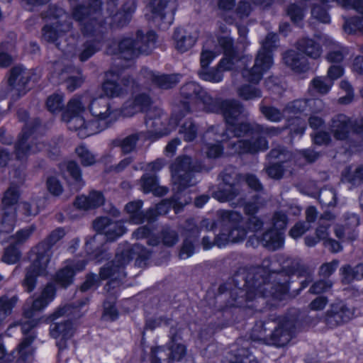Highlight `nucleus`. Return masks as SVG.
<instances>
[{"label": "nucleus", "mask_w": 363, "mask_h": 363, "mask_svg": "<svg viewBox=\"0 0 363 363\" xmlns=\"http://www.w3.org/2000/svg\"><path fill=\"white\" fill-rule=\"evenodd\" d=\"M272 264L271 259L267 257L260 266L240 269L234 274L235 288L230 292L233 306L262 311L272 305L270 298L281 300L289 290L291 276L307 267L299 259L291 257L281 262L279 270L272 269Z\"/></svg>", "instance_id": "obj_1"}, {"label": "nucleus", "mask_w": 363, "mask_h": 363, "mask_svg": "<svg viewBox=\"0 0 363 363\" xmlns=\"http://www.w3.org/2000/svg\"><path fill=\"white\" fill-rule=\"evenodd\" d=\"M299 315L297 310L293 309L282 317L272 314L267 318L257 320L252 329L250 339L277 347H284L301 327Z\"/></svg>", "instance_id": "obj_2"}, {"label": "nucleus", "mask_w": 363, "mask_h": 363, "mask_svg": "<svg viewBox=\"0 0 363 363\" xmlns=\"http://www.w3.org/2000/svg\"><path fill=\"white\" fill-rule=\"evenodd\" d=\"M65 235L63 228L52 230L43 241L36 246V258L26 269L23 286L30 293L36 286L37 277L45 273L50 258L52 256V248Z\"/></svg>", "instance_id": "obj_3"}, {"label": "nucleus", "mask_w": 363, "mask_h": 363, "mask_svg": "<svg viewBox=\"0 0 363 363\" xmlns=\"http://www.w3.org/2000/svg\"><path fill=\"white\" fill-rule=\"evenodd\" d=\"M17 116L20 121H26V123L17 143L15 144L14 152L17 160H24L29 155L45 149L46 145L35 135V132L40 125V121L38 118H33L27 121L28 114L25 110H19Z\"/></svg>", "instance_id": "obj_4"}, {"label": "nucleus", "mask_w": 363, "mask_h": 363, "mask_svg": "<svg viewBox=\"0 0 363 363\" xmlns=\"http://www.w3.org/2000/svg\"><path fill=\"white\" fill-rule=\"evenodd\" d=\"M278 35L274 33H269L262 43V48L259 50L255 60V64L251 69H244L242 74L247 81L257 84L263 74L272 65V50L277 47Z\"/></svg>", "instance_id": "obj_5"}, {"label": "nucleus", "mask_w": 363, "mask_h": 363, "mask_svg": "<svg viewBox=\"0 0 363 363\" xmlns=\"http://www.w3.org/2000/svg\"><path fill=\"white\" fill-rule=\"evenodd\" d=\"M201 169V165L194 162L190 157H178L171 165L173 189L182 192L188 187L194 186L198 182L195 174L200 172Z\"/></svg>", "instance_id": "obj_6"}, {"label": "nucleus", "mask_w": 363, "mask_h": 363, "mask_svg": "<svg viewBox=\"0 0 363 363\" xmlns=\"http://www.w3.org/2000/svg\"><path fill=\"white\" fill-rule=\"evenodd\" d=\"M21 323L23 335L16 348L11 352L14 363H33L36 348L33 342L38 337L36 328L39 324L37 318H28Z\"/></svg>", "instance_id": "obj_7"}, {"label": "nucleus", "mask_w": 363, "mask_h": 363, "mask_svg": "<svg viewBox=\"0 0 363 363\" xmlns=\"http://www.w3.org/2000/svg\"><path fill=\"white\" fill-rule=\"evenodd\" d=\"M105 27L100 24L85 25L81 28L86 39L76 48L74 55L80 62H86L102 48L105 39Z\"/></svg>", "instance_id": "obj_8"}, {"label": "nucleus", "mask_w": 363, "mask_h": 363, "mask_svg": "<svg viewBox=\"0 0 363 363\" xmlns=\"http://www.w3.org/2000/svg\"><path fill=\"white\" fill-rule=\"evenodd\" d=\"M87 106L91 114L94 116V119L90 121L88 133H83V135L96 134L111 125L112 123L111 118L112 111L108 99L104 97L92 99L89 94Z\"/></svg>", "instance_id": "obj_9"}, {"label": "nucleus", "mask_w": 363, "mask_h": 363, "mask_svg": "<svg viewBox=\"0 0 363 363\" xmlns=\"http://www.w3.org/2000/svg\"><path fill=\"white\" fill-rule=\"evenodd\" d=\"M30 78L29 70L21 66L13 67L10 70L8 84L4 89L0 91V96L2 99L9 97L13 103L17 101L30 90L28 84Z\"/></svg>", "instance_id": "obj_10"}, {"label": "nucleus", "mask_w": 363, "mask_h": 363, "mask_svg": "<svg viewBox=\"0 0 363 363\" xmlns=\"http://www.w3.org/2000/svg\"><path fill=\"white\" fill-rule=\"evenodd\" d=\"M181 97L184 109L186 113L190 112L191 105L202 103L203 108L208 112V107L211 106L213 99L208 95L202 87L194 82L184 84L180 89Z\"/></svg>", "instance_id": "obj_11"}, {"label": "nucleus", "mask_w": 363, "mask_h": 363, "mask_svg": "<svg viewBox=\"0 0 363 363\" xmlns=\"http://www.w3.org/2000/svg\"><path fill=\"white\" fill-rule=\"evenodd\" d=\"M133 258V250L128 247H119L116 253L115 258L101 268L99 275L102 279L111 277L121 279L125 277V266Z\"/></svg>", "instance_id": "obj_12"}, {"label": "nucleus", "mask_w": 363, "mask_h": 363, "mask_svg": "<svg viewBox=\"0 0 363 363\" xmlns=\"http://www.w3.org/2000/svg\"><path fill=\"white\" fill-rule=\"evenodd\" d=\"M152 21L162 29L167 28L174 21L177 9L175 0H151Z\"/></svg>", "instance_id": "obj_13"}, {"label": "nucleus", "mask_w": 363, "mask_h": 363, "mask_svg": "<svg viewBox=\"0 0 363 363\" xmlns=\"http://www.w3.org/2000/svg\"><path fill=\"white\" fill-rule=\"evenodd\" d=\"M220 216L228 227L230 242H239L245 239L247 228L240 213L234 211H222L220 212Z\"/></svg>", "instance_id": "obj_14"}, {"label": "nucleus", "mask_w": 363, "mask_h": 363, "mask_svg": "<svg viewBox=\"0 0 363 363\" xmlns=\"http://www.w3.org/2000/svg\"><path fill=\"white\" fill-rule=\"evenodd\" d=\"M354 316V310L342 301L330 304L325 312L323 322L329 328H335L349 322Z\"/></svg>", "instance_id": "obj_15"}, {"label": "nucleus", "mask_w": 363, "mask_h": 363, "mask_svg": "<svg viewBox=\"0 0 363 363\" xmlns=\"http://www.w3.org/2000/svg\"><path fill=\"white\" fill-rule=\"evenodd\" d=\"M101 6V0H92L87 6L77 5L72 9L73 18L82 24V28L88 23L92 26L98 23L104 26L100 18Z\"/></svg>", "instance_id": "obj_16"}, {"label": "nucleus", "mask_w": 363, "mask_h": 363, "mask_svg": "<svg viewBox=\"0 0 363 363\" xmlns=\"http://www.w3.org/2000/svg\"><path fill=\"white\" fill-rule=\"evenodd\" d=\"M166 121L167 117L160 109L151 108L147 111L145 121L147 130L143 133H147L148 140L154 141L169 134Z\"/></svg>", "instance_id": "obj_17"}, {"label": "nucleus", "mask_w": 363, "mask_h": 363, "mask_svg": "<svg viewBox=\"0 0 363 363\" xmlns=\"http://www.w3.org/2000/svg\"><path fill=\"white\" fill-rule=\"evenodd\" d=\"M243 111V106L237 100L213 99L211 106L208 107V112L220 113L226 124L236 122Z\"/></svg>", "instance_id": "obj_18"}, {"label": "nucleus", "mask_w": 363, "mask_h": 363, "mask_svg": "<svg viewBox=\"0 0 363 363\" xmlns=\"http://www.w3.org/2000/svg\"><path fill=\"white\" fill-rule=\"evenodd\" d=\"M228 147L239 154H256L269 148L268 140L264 136L251 137L249 139L230 142Z\"/></svg>", "instance_id": "obj_19"}, {"label": "nucleus", "mask_w": 363, "mask_h": 363, "mask_svg": "<svg viewBox=\"0 0 363 363\" xmlns=\"http://www.w3.org/2000/svg\"><path fill=\"white\" fill-rule=\"evenodd\" d=\"M94 229L102 234L108 241H114L122 236L126 228L120 221H112L108 217H99L93 222Z\"/></svg>", "instance_id": "obj_20"}, {"label": "nucleus", "mask_w": 363, "mask_h": 363, "mask_svg": "<svg viewBox=\"0 0 363 363\" xmlns=\"http://www.w3.org/2000/svg\"><path fill=\"white\" fill-rule=\"evenodd\" d=\"M250 340L239 338L226 356L228 363H258L250 351Z\"/></svg>", "instance_id": "obj_21"}, {"label": "nucleus", "mask_w": 363, "mask_h": 363, "mask_svg": "<svg viewBox=\"0 0 363 363\" xmlns=\"http://www.w3.org/2000/svg\"><path fill=\"white\" fill-rule=\"evenodd\" d=\"M106 53L125 60H130L140 53L134 39L125 38L118 42H113L106 49Z\"/></svg>", "instance_id": "obj_22"}, {"label": "nucleus", "mask_w": 363, "mask_h": 363, "mask_svg": "<svg viewBox=\"0 0 363 363\" xmlns=\"http://www.w3.org/2000/svg\"><path fill=\"white\" fill-rule=\"evenodd\" d=\"M55 296V287L52 284H48L43 290L41 295L33 301L31 306L24 309L23 316L26 318L34 317L35 312L40 311L50 303Z\"/></svg>", "instance_id": "obj_23"}, {"label": "nucleus", "mask_w": 363, "mask_h": 363, "mask_svg": "<svg viewBox=\"0 0 363 363\" xmlns=\"http://www.w3.org/2000/svg\"><path fill=\"white\" fill-rule=\"evenodd\" d=\"M142 201L129 202L125 205V211L130 216V220L133 223L140 224L145 221L152 223L155 220V212L152 208H149L145 213L141 208Z\"/></svg>", "instance_id": "obj_24"}, {"label": "nucleus", "mask_w": 363, "mask_h": 363, "mask_svg": "<svg viewBox=\"0 0 363 363\" xmlns=\"http://www.w3.org/2000/svg\"><path fill=\"white\" fill-rule=\"evenodd\" d=\"M147 134L144 133L143 130H133L125 138L115 139L113 144L116 147H119L123 154H129L136 150L137 143L139 141L148 140V135Z\"/></svg>", "instance_id": "obj_25"}, {"label": "nucleus", "mask_w": 363, "mask_h": 363, "mask_svg": "<svg viewBox=\"0 0 363 363\" xmlns=\"http://www.w3.org/2000/svg\"><path fill=\"white\" fill-rule=\"evenodd\" d=\"M352 128V121L344 114H337L332 118L330 130L337 140H344L347 139Z\"/></svg>", "instance_id": "obj_26"}, {"label": "nucleus", "mask_w": 363, "mask_h": 363, "mask_svg": "<svg viewBox=\"0 0 363 363\" xmlns=\"http://www.w3.org/2000/svg\"><path fill=\"white\" fill-rule=\"evenodd\" d=\"M284 64L296 73H305L310 69V64L306 57L299 52L290 50L283 55Z\"/></svg>", "instance_id": "obj_27"}, {"label": "nucleus", "mask_w": 363, "mask_h": 363, "mask_svg": "<svg viewBox=\"0 0 363 363\" xmlns=\"http://www.w3.org/2000/svg\"><path fill=\"white\" fill-rule=\"evenodd\" d=\"M16 221L15 207L0 208V241L4 242L13 230Z\"/></svg>", "instance_id": "obj_28"}, {"label": "nucleus", "mask_w": 363, "mask_h": 363, "mask_svg": "<svg viewBox=\"0 0 363 363\" xmlns=\"http://www.w3.org/2000/svg\"><path fill=\"white\" fill-rule=\"evenodd\" d=\"M104 201V196L101 191L93 190L87 196H77L74 201V205L78 209L87 211L101 206Z\"/></svg>", "instance_id": "obj_29"}, {"label": "nucleus", "mask_w": 363, "mask_h": 363, "mask_svg": "<svg viewBox=\"0 0 363 363\" xmlns=\"http://www.w3.org/2000/svg\"><path fill=\"white\" fill-rule=\"evenodd\" d=\"M262 245L271 251H275L284 246V235L282 231L269 228L258 238Z\"/></svg>", "instance_id": "obj_30"}, {"label": "nucleus", "mask_w": 363, "mask_h": 363, "mask_svg": "<svg viewBox=\"0 0 363 363\" xmlns=\"http://www.w3.org/2000/svg\"><path fill=\"white\" fill-rule=\"evenodd\" d=\"M104 236L97 232L94 235L87 238L85 243V250L87 254L93 256L97 262H100L107 255L104 249Z\"/></svg>", "instance_id": "obj_31"}, {"label": "nucleus", "mask_w": 363, "mask_h": 363, "mask_svg": "<svg viewBox=\"0 0 363 363\" xmlns=\"http://www.w3.org/2000/svg\"><path fill=\"white\" fill-rule=\"evenodd\" d=\"M296 49L301 54L314 60H318L323 53L321 45L310 38L299 39L296 43Z\"/></svg>", "instance_id": "obj_32"}, {"label": "nucleus", "mask_w": 363, "mask_h": 363, "mask_svg": "<svg viewBox=\"0 0 363 363\" xmlns=\"http://www.w3.org/2000/svg\"><path fill=\"white\" fill-rule=\"evenodd\" d=\"M169 353L166 354L167 359L179 361L186 354V347L179 341L181 340V333L179 330L176 328L171 327L169 330Z\"/></svg>", "instance_id": "obj_33"}, {"label": "nucleus", "mask_w": 363, "mask_h": 363, "mask_svg": "<svg viewBox=\"0 0 363 363\" xmlns=\"http://www.w3.org/2000/svg\"><path fill=\"white\" fill-rule=\"evenodd\" d=\"M175 48L180 52H185L191 49L196 41V37L186 30L178 28L173 34Z\"/></svg>", "instance_id": "obj_34"}, {"label": "nucleus", "mask_w": 363, "mask_h": 363, "mask_svg": "<svg viewBox=\"0 0 363 363\" xmlns=\"http://www.w3.org/2000/svg\"><path fill=\"white\" fill-rule=\"evenodd\" d=\"M85 267L84 262H78L74 267L66 266L55 274V282L63 288H67L73 283L76 272L82 271Z\"/></svg>", "instance_id": "obj_35"}, {"label": "nucleus", "mask_w": 363, "mask_h": 363, "mask_svg": "<svg viewBox=\"0 0 363 363\" xmlns=\"http://www.w3.org/2000/svg\"><path fill=\"white\" fill-rule=\"evenodd\" d=\"M255 123L242 122L240 123H232L227 124L225 132L222 133L221 140H226L230 138V135L236 138H242L248 133H255Z\"/></svg>", "instance_id": "obj_36"}, {"label": "nucleus", "mask_w": 363, "mask_h": 363, "mask_svg": "<svg viewBox=\"0 0 363 363\" xmlns=\"http://www.w3.org/2000/svg\"><path fill=\"white\" fill-rule=\"evenodd\" d=\"M62 120L66 122L67 127L69 130L74 131H78V135L84 138L91 135H84L83 133H87L89 131V127L90 121L86 122L84 117L82 115H68V113H62Z\"/></svg>", "instance_id": "obj_37"}, {"label": "nucleus", "mask_w": 363, "mask_h": 363, "mask_svg": "<svg viewBox=\"0 0 363 363\" xmlns=\"http://www.w3.org/2000/svg\"><path fill=\"white\" fill-rule=\"evenodd\" d=\"M106 79L103 84V91L109 97H117L123 94V88L119 83V74L111 70L106 73Z\"/></svg>", "instance_id": "obj_38"}, {"label": "nucleus", "mask_w": 363, "mask_h": 363, "mask_svg": "<svg viewBox=\"0 0 363 363\" xmlns=\"http://www.w3.org/2000/svg\"><path fill=\"white\" fill-rule=\"evenodd\" d=\"M156 34L153 31H148L144 34L143 31L138 30L136 38L134 40L140 54L148 55L155 47Z\"/></svg>", "instance_id": "obj_39"}, {"label": "nucleus", "mask_w": 363, "mask_h": 363, "mask_svg": "<svg viewBox=\"0 0 363 363\" xmlns=\"http://www.w3.org/2000/svg\"><path fill=\"white\" fill-rule=\"evenodd\" d=\"M71 23H62L57 21L53 25H45L42 29L43 39L47 42L55 43L60 37L61 33L69 30Z\"/></svg>", "instance_id": "obj_40"}, {"label": "nucleus", "mask_w": 363, "mask_h": 363, "mask_svg": "<svg viewBox=\"0 0 363 363\" xmlns=\"http://www.w3.org/2000/svg\"><path fill=\"white\" fill-rule=\"evenodd\" d=\"M141 187L145 193L153 192L155 195L163 196L168 191V189L159 186L155 174H144L140 179Z\"/></svg>", "instance_id": "obj_41"}, {"label": "nucleus", "mask_w": 363, "mask_h": 363, "mask_svg": "<svg viewBox=\"0 0 363 363\" xmlns=\"http://www.w3.org/2000/svg\"><path fill=\"white\" fill-rule=\"evenodd\" d=\"M74 333L73 325L70 320L55 321L50 324V334L55 339L63 337L70 339Z\"/></svg>", "instance_id": "obj_42"}, {"label": "nucleus", "mask_w": 363, "mask_h": 363, "mask_svg": "<svg viewBox=\"0 0 363 363\" xmlns=\"http://www.w3.org/2000/svg\"><path fill=\"white\" fill-rule=\"evenodd\" d=\"M181 193L176 191L170 201H163L158 203L155 208H152L155 212V218L157 215L167 213L171 207L174 209L176 213H178L188 203L186 199L184 201H181Z\"/></svg>", "instance_id": "obj_43"}, {"label": "nucleus", "mask_w": 363, "mask_h": 363, "mask_svg": "<svg viewBox=\"0 0 363 363\" xmlns=\"http://www.w3.org/2000/svg\"><path fill=\"white\" fill-rule=\"evenodd\" d=\"M241 186L228 187V185H218L216 191H213V197L220 202L232 201L241 194Z\"/></svg>", "instance_id": "obj_44"}, {"label": "nucleus", "mask_w": 363, "mask_h": 363, "mask_svg": "<svg viewBox=\"0 0 363 363\" xmlns=\"http://www.w3.org/2000/svg\"><path fill=\"white\" fill-rule=\"evenodd\" d=\"M89 103V93L73 97L67 104V109L62 113L68 115H82Z\"/></svg>", "instance_id": "obj_45"}, {"label": "nucleus", "mask_w": 363, "mask_h": 363, "mask_svg": "<svg viewBox=\"0 0 363 363\" xmlns=\"http://www.w3.org/2000/svg\"><path fill=\"white\" fill-rule=\"evenodd\" d=\"M259 110L267 121L273 123H279L284 118V111L275 106L267 105L263 101L259 105Z\"/></svg>", "instance_id": "obj_46"}, {"label": "nucleus", "mask_w": 363, "mask_h": 363, "mask_svg": "<svg viewBox=\"0 0 363 363\" xmlns=\"http://www.w3.org/2000/svg\"><path fill=\"white\" fill-rule=\"evenodd\" d=\"M333 84L326 77H316L310 82L308 91L310 92L314 91L316 93L325 95L327 94Z\"/></svg>", "instance_id": "obj_47"}, {"label": "nucleus", "mask_w": 363, "mask_h": 363, "mask_svg": "<svg viewBox=\"0 0 363 363\" xmlns=\"http://www.w3.org/2000/svg\"><path fill=\"white\" fill-rule=\"evenodd\" d=\"M18 300V296L16 294L12 296L5 294L0 296V315L4 318L10 315Z\"/></svg>", "instance_id": "obj_48"}, {"label": "nucleus", "mask_w": 363, "mask_h": 363, "mask_svg": "<svg viewBox=\"0 0 363 363\" xmlns=\"http://www.w3.org/2000/svg\"><path fill=\"white\" fill-rule=\"evenodd\" d=\"M219 178L221 179V182L218 184L220 185H228V187H230V186H241L239 174L233 167H226L219 174Z\"/></svg>", "instance_id": "obj_49"}, {"label": "nucleus", "mask_w": 363, "mask_h": 363, "mask_svg": "<svg viewBox=\"0 0 363 363\" xmlns=\"http://www.w3.org/2000/svg\"><path fill=\"white\" fill-rule=\"evenodd\" d=\"M267 157L269 160H278L277 163L285 164L293 159V154L285 147L278 145L270 150Z\"/></svg>", "instance_id": "obj_50"}, {"label": "nucleus", "mask_w": 363, "mask_h": 363, "mask_svg": "<svg viewBox=\"0 0 363 363\" xmlns=\"http://www.w3.org/2000/svg\"><path fill=\"white\" fill-rule=\"evenodd\" d=\"M180 80V75L176 74H157L155 85L164 89L175 86Z\"/></svg>", "instance_id": "obj_51"}, {"label": "nucleus", "mask_w": 363, "mask_h": 363, "mask_svg": "<svg viewBox=\"0 0 363 363\" xmlns=\"http://www.w3.org/2000/svg\"><path fill=\"white\" fill-rule=\"evenodd\" d=\"M198 74L201 79L211 82L217 83L223 79L222 71L218 67L209 69L208 67H201Z\"/></svg>", "instance_id": "obj_52"}, {"label": "nucleus", "mask_w": 363, "mask_h": 363, "mask_svg": "<svg viewBox=\"0 0 363 363\" xmlns=\"http://www.w3.org/2000/svg\"><path fill=\"white\" fill-rule=\"evenodd\" d=\"M342 177L346 182L353 185L363 183V165L357 167L353 172L350 167H347L342 173Z\"/></svg>", "instance_id": "obj_53"}, {"label": "nucleus", "mask_w": 363, "mask_h": 363, "mask_svg": "<svg viewBox=\"0 0 363 363\" xmlns=\"http://www.w3.org/2000/svg\"><path fill=\"white\" fill-rule=\"evenodd\" d=\"M35 228L33 226H29L23 229L19 230L14 235H9L6 239L5 242H10L13 245L22 244L25 242L34 232Z\"/></svg>", "instance_id": "obj_54"}, {"label": "nucleus", "mask_w": 363, "mask_h": 363, "mask_svg": "<svg viewBox=\"0 0 363 363\" xmlns=\"http://www.w3.org/2000/svg\"><path fill=\"white\" fill-rule=\"evenodd\" d=\"M19 198V191L15 186H11L4 193L2 198V207L1 208H9L15 207Z\"/></svg>", "instance_id": "obj_55"}, {"label": "nucleus", "mask_w": 363, "mask_h": 363, "mask_svg": "<svg viewBox=\"0 0 363 363\" xmlns=\"http://www.w3.org/2000/svg\"><path fill=\"white\" fill-rule=\"evenodd\" d=\"M319 202L325 206H335L337 201V194L333 188H323L318 195Z\"/></svg>", "instance_id": "obj_56"}, {"label": "nucleus", "mask_w": 363, "mask_h": 363, "mask_svg": "<svg viewBox=\"0 0 363 363\" xmlns=\"http://www.w3.org/2000/svg\"><path fill=\"white\" fill-rule=\"evenodd\" d=\"M326 4L313 3L311 9L312 16L323 23H328L330 21V17L327 11Z\"/></svg>", "instance_id": "obj_57"}, {"label": "nucleus", "mask_w": 363, "mask_h": 363, "mask_svg": "<svg viewBox=\"0 0 363 363\" xmlns=\"http://www.w3.org/2000/svg\"><path fill=\"white\" fill-rule=\"evenodd\" d=\"M21 253L18 248L11 243L9 246L5 248L1 260L8 264H14L19 261Z\"/></svg>", "instance_id": "obj_58"}, {"label": "nucleus", "mask_w": 363, "mask_h": 363, "mask_svg": "<svg viewBox=\"0 0 363 363\" xmlns=\"http://www.w3.org/2000/svg\"><path fill=\"white\" fill-rule=\"evenodd\" d=\"M238 94L244 100H252L262 96L260 89L250 84L241 86L238 90Z\"/></svg>", "instance_id": "obj_59"}, {"label": "nucleus", "mask_w": 363, "mask_h": 363, "mask_svg": "<svg viewBox=\"0 0 363 363\" xmlns=\"http://www.w3.org/2000/svg\"><path fill=\"white\" fill-rule=\"evenodd\" d=\"M75 152L84 167L93 165L96 162L94 155L86 147L79 146L75 149Z\"/></svg>", "instance_id": "obj_60"}, {"label": "nucleus", "mask_w": 363, "mask_h": 363, "mask_svg": "<svg viewBox=\"0 0 363 363\" xmlns=\"http://www.w3.org/2000/svg\"><path fill=\"white\" fill-rule=\"evenodd\" d=\"M151 102V99L148 95L145 94H138L133 101L134 111L132 114L138 111L147 112L150 109H148V108L150 106Z\"/></svg>", "instance_id": "obj_61"}, {"label": "nucleus", "mask_w": 363, "mask_h": 363, "mask_svg": "<svg viewBox=\"0 0 363 363\" xmlns=\"http://www.w3.org/2000/svg\"><path fill=\"white\" fill-rule=\"evenodd\" d=\"M179 133L184 135L186 141L191 142L197 135V127L191 120H188L181 126Z\"/></svg>", "instance_id": "obj_62"}, {"label": "nucleus", "mask_w": 363, "mask_h": 363, "mask_svg": "<svg viewBox=\"0 0 363 363\" xmlns=\"http://www.w3.org/2000/svg\"><path fill=\"white\" fill-rule=\"evenodd\" d=\"M84 82V77L81 72L78 71L74 74L69 76L64 82L67 89L72 92L79 88Z\"/></svg>", "instance_id": "obj_63"}, {"label": "nucleus", "mask_w": 363, "mask_h": 363, "mask_svg": "<svg viewBox=\"0 0 363 363\" xmlns=\"http://www.w3.org/2000/svg\"><path fill=\"white\" fill-rule=\"evenodd\" d=\"M345 32L352 33L359 30L363 33V17L355 16L347 19L344 24Z\"/></svg>", "instance_id": "obj_64"}]
</instances>
